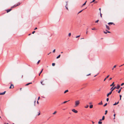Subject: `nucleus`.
Listing matches in <instances>:
<instances>
[{
	"label": "nucleus",
	"instance_id": "f257e3e1",
	"mask_svg": "<svg viewBox=\"0 0 124 124\" xmlns=\"http://www.w3.org/2000/svg\"><path fill=\"white\" fill-rule=\"evenodd\" d=\"M80 103V101L79 100H76L75 102L74 105V107H77L79 106Z\"/></svg>",
	"mask_w": 124,
	"mask_h": 124
},
{
	"label": "nucleus",
	"instance_id": "f03ea898",
	"mask_svg": "<svg viewBox=\"0 0 124 124\" xmlns=\"http://www.w3.org/2000/svg\"><path fill=\"white\" fill-rule=\"evenodd\" d=\"M20 3H18L16 5H14L13 6H12L11 7V8H14V7H16V6H18L19 5H20Z\"/></svg>",
	"mask_w": 124,
	"mask_h": 124
},
{
	"label": "nucleus",
	"instance_id": "7ed1b4c3",
	"mask_svg": "<svg viewBox=\"0 0 124 124\" xmlns=\"http://www.w3.org/2000/svg\"><path fill=\"white\" fill-rule=\"evenodd\" d=\"M72 111L74 112V113H78V111L77 110H76L75 109H73L72 110Z\"/></svg>",
	"mask_w": 124,
	"mask_h": 124
},
{
	"label": "nucleus",
	"instance_id": "20e7f679",
	"mask_svg": "<svg viewBox=\"0 0 124 124\" xmlns=\"http://www.w3.org/2000/svg\"><path fill=\"white\" fill-rule=\"evenodd\" d=\"M14 88V86L13 84H11V85L10 86V87H9V88Z\"/></svg>",
	"mask_w": 124,
	"mask_h": 124
},
{
	"label": "nucleus",
	"instance_id": "39448f33",
	"mask_svg": "<svg viewBox=\"0 0 124 124\" xmlns=\"http://www.w3.org/2000/svg\"><path fill=\"white\" fill-rule=\"evenodd\" d=\"M6 92V91H4V92H3V93H0V95H3L5 94Z\"/></svg>",
	"mask_w": 124,
	"mask_h": 124
},
{
	"label": "nucleus",
	"instance_id": "423d86ee",
	"mask_svg": "<svg viewBox=\"0 0 124 124\" xmlns=\"http://www.w3.org/2000/svg\"><path fill=\"white\" fill-rule=\"evenodd\" d=\"M113 24L114 25H115V24H114L113 23L110 22L108 23V24L109 25H112Z\"/></svg>",
	"mask_w": 124,
	"mask_h": 124
},
{
	"label": "nucleus",
	"instance_id": "0eeeda50",
	"mask_svg": "<svg viewBox=\"0 0 124 124\" xmlns=\"http://www.w3.org/2000/svg\"><path fill=\"white\" fill-rule=\"evenodd\" d=\"M106 28L108 30L110 29L109 27L107 25H106Z\"/></svg>",
	"mask_w": 124,
	"mask_h": 124
},
{
	"label": "nucleus",
	"instance_id": "6e6552de",
	"mask_svg": "<svg viewBox=\"0 0 124 124\" xmlns=\"http://www.w3.org/2000/svg\"><path fill=\"white\" fill-rule=\"evenodd\" d=\"M112 93V92L111 91L109 93H108L107 95V96L108 97V96L111 94Z\"/></svg>",
	"mask_w": 124,
	"mask_h": 124
},
{
	"label": "nucleus",
	"instance_id": "1a4fd4ad",
	"mask_svg": "<svg viewBox=\"0 0 124 124\" xmlns=\"http://www.w3.org/2000/svg\"><path fill=\"white\" fill-rule=\"evenodd\" d=\"M11 9H8L7 10V13H8L9 12H10V11H11Z\"/></svg>",
	"mask_w": 124,
	"mask_h": 124
},
{
	"label": "nucleus",
	"instance_id": "9d476101",
	"mask_svg": "<svg viewBox=\"0 0 124 124\" xmlns=\"http://www.w3.org/2000/svg\"><path fill=\"white\" fill-rule=\"evenodd\" d=\"M66 2V5L65 6V7H66V9L67 10H68V7H67V5H68L67 2Z\"/></svg>",
	"mask_w": 124,
	"mask_h": 124
},
{
	"label": "nucleus",
	"instance_id": "9b49d317",
	"mask_svg": "<svg viewBox=\"0 0 124 124\" xmlns=\"http://www.w3.org/2000/svg\"><path fill=\"white\" fill-rule=\"evenodd\" d=\"M120 87V86L119 85H118L117 86H116V88L117 89H118Z\"/></svg>",
	"mask_w": 124,
	"mask_h": 124
},
{
	"label": "nucleus",
	"instance_id": "f8f14e48",
	"mask_svg": "<svg viewBox=\"0 0 124 124\" xmlns=\"http://www.w3.org/2000/svg\"><path fill=\"white\" fill-rule=\"evenodd\" d=\"M122 88V87L118 91V93H119L121 90V89Z\"/></svg>",
	"mask_w": 124,
	"mask_h": 124
},
{
	"label": "nucleus",
	"instance_id": "ddd939ff",
	"mask_svg": "<svg viewBox=\"0 0 124 124\" xmlns=\"http://www.w3.org/2000/svg\"><path fill=\"white\" fill-rule=\"evenodd\" d=\"M113 86L110 89L111 90V92H112L114 90L113 88Z\"/></svg>",
	"mask_w": 124,
	"mask_h": 124
},
{
	"label": "nucleus",
	"instance_id": "4468645a",
	"mask_svg": "<svg viewBox=\"0 0 124 124\" xmlns=\"http://www.w3.org/2000/svg\"><path fill=\"white\" fill-rule=\"evenodd\" d=\"M109 75H108V76L107 77L105 78V79H104V81L105 80H106V79L107 78H108V77H109Z\"/></svg>",
	"mask_w": 124,
	"mask_h": 124
},
{
	"label": "nucleus",
	"instance_id": "2eb2a0df",
	"mask_svg": "<svg viewBox=\"0 0 124 124\" xmlns=\"http://www.w3.org/2000/svg\"><path fill=\"white\" fill-rule=\"evenodd\" d=\"M93 105H90L89 107H90V108H92L93 107Z\"/></svg>",
	"mask_w": 124,
	"mask_h": 124
},
{
	"label": "nucleus",
	"instance_id": "dca6fc26",
	"mask_svg": "<svg viewBox=\"0 0 124 124\" xmlns=\"http://www.w3.org/2000/svg\"><path fill=\"white\" fill-rule=\"evenodd\" d=\"M119 103V102H118L117 103H116H116H114V104H113V105H116L117 104H118Z\"/></svg>",
	"mask_w": 124,
	"mask_h": 124
},
{
	"label": "nucleus",
	"instance_id": "f3484780",
	"mask_svg": "<svg viewBox=\"0 0 124 124\" xmlns=\"http://www.w3.org/2000/svg\"><path fill=\"white\" fill-rule=\"evenodd\" d=\"M114 82H113L112 83V84H111L110 85V86H112V85H113V86H114Z\"/></svg>",
	"mask_w": 124,
	"mask_h": 124
},
{
	"label": "nucleus",
	"instance_id": "a211bd4d",
	"mask_svg": "<svg viewBox=\"0 0 124 124\" xmlns=\"http://www.w3.org/2000/svg\"><path fill=\"white\" fill-rule=\"evenodd\" d=\"M43 70V69L42 70H41V71L40 72V73H39V76L40 75V74L42 73Z\"/></svg>",
	"mask_w": 124,
	"mask_h": 124
},
{
	"label": "nucleus",
	"instance_id": "6ab92c4d",
	"mask_svg": "<svg viewBox=\"0 0 124 124\" xmlns=\"http://www.w3.org/2000/svg\"><path fill=\"white\" fill-rule=\"evenodd\" d=\"M102 101H101V102H100L99 103H98V104L100 105H102Z\"/></svg>",
	"mask_w": 124,
	"mask_h": 124
},
{
	"label": "nucleus",
	"instance_id": "aec40b11",
	"mask_svg": "<svg viewBox=\"0 0 124 124\" xmlns=\"http://www.w3.org/2000/svg\"><path fill=\"white\" fill-rule=\"evenodd\" d=\"M32 83H29L27 84H26L25 85H29L30 84H31Z\"/></svg>",
	"mask_w": 124,
	"mask_h": 124
},
{
	"label": "nucleus",
	"instance_id": "412c9836",
	"mask_svg": "<svg viewBox=\"0 0 124 124\" xmlns=\"http://www.w3.org/2000/svg\"><path fill=\"white\" fill-rule=\"evenodd\" d=\"M89 106L88 105H87L86 106H85V108H87Z\"/></svg>",
	"mask_w": 124,
	"mask_h": 124
},
{
	"label": "nucleus",
	"instance_id": "4be33fe9",
	"mask_svg": "<svg viewBox=\"0 0 124 124\" xmlns=\"http://www.w3.org/2000/svg\"><path fill=\"white\" fill-rule=\"evenodd\" d=\"M61 56V55L60 54L58 56H57L56 57L57 59H58Z\"/></svg>",
	"mask_w": 124,
	"mask_h": 124
},
{
	"label": "nucleus",
	"instance_id": "5701e85b",
	"mask_svg": "<svg viewBox=\"0 0 124 124\" xmlns=\"http://www.w3.org/2000/svg\"><path fill=\"white\" fill-rule=\"evenodd\" d=\"M104 119H105V116H103V117H102V118L101 119V120H104Z\"/></svg>",
	"mask_w": 124,
	"mask_h": 124
},
{
	"label": "nucleus",
	"instance_id": "b1692460",
	"mask_svg": "<svg viewBox=\"0 0 124 124\" xmlns=\"http://www.w3.org/2000/svg\"><path fill=\"white\" fill-rule=\"evenodd\" d=\"M98 124H102V122L100 121H99L98 122Z\"/></svg>",
	"mask_w": 124,
	"mask_h": 124
},
{
	"label": "nucleus",
	"instance_id": "393cba45",
	"mask_svg": "<svg viewBox=\"0 0 124 124\" xmlns=\"http://www.w3.org/2000/svg\"><path fill=\"white\" fill-rule=\"evenodd\" d=\"M68 90H65V91H64V93H66V92H68Z\"/></svg>",
	"mask_w": 124,
	"mask_h": 124
},
{
	"label": "nucleus",
	"instance_id": "a878e982",
	"mask_svg": "<svg viewBox=\"0 0 124 124\" xmlns=\"http://www.w3.org/2000/svg\"><path fill=\"white\" fill-rule=\"evenodd\" d=\"M86 1L82 5V6H83L85 5L86 4Z\"/></svg>",
	"mask_w": 124,
	"mask_h": 124
},
{
	"label": "nucleus",
	"instance_id": "bb28decb",
	"mask_svg": "<svg viewBox=\"0 0 124 124\" xmlns=\"http://www.w3.org/2000/svg\"><path fill=\"white\" fill-rule=\"evenodd\" d=\"M107 112H108V111H107V110H106L105 111V115H106L107 114Z\"/></svg>",
	"mask_w": 124,
	"mask_h": 124
},
{
	"label": "nucleus",
	"instance_id": "cd10ccee",
	"mask_svg": "<svg viewBox=\"0 0 124 124\" xmlns=\"http://www.w3.org/2000/svg\"><path fill=\"white\" fill-rule=\"evenodd\" d=\"M70 100H69L68 101H64L63 102V103H66V102H67L68 101H69Z\"/></svg>",
	"mask_w": 124,
	"mask_h": 124
},
{
	"label": "nucleus",
	"instance_id": "c85d7f7f",
	"mask_svg": "<svg viewBox=\"0 0 124 124\" xmlns=\"http://www.w3.org/2000/svg\"><path fill=\"white\" fill-rule=\"evenodd\" d=\"M57 112L56 111H55L54 113H53V115L55 114Z\"/></svg>",
	"mask_w": 124,
	"mask_h": 124
},
{
	"label": "nucleus",
	"instance_id": "c756f323",
	"mask_svg": "<svg viewBox=\"0 0 124 124\" xmlns=\"http://www.w3.org/2000/svg\"><path fill=\"white\" fill-rule=\"evenodd\" d=\"M84 9H83L82 10L80 11L78 13V14H79V13L81 12Z\"/></svg>",
	"mask_w": 124,
	"mask_h": 124
},
{
	"label": "nucleus",
	"instance_id": "7c9ffc66",
	"mask_svg": "<svg viewBox=\"0 0 124 124\" xmlns=\"http://www.w3.org/2000/svg\"><path fill=\"white\" fill-rule=\"evenodd\" d=\"M100 16L102 18V14L101 13V12H100Z\"/></svg>",
	"mask_w": 124,
	"mask_h": 124
},
{
	"label": "nucleus",
	"instance_id": "2f4dec72",
	"mask_svg": "<svg viewBox=\"0 0 124 124\" xmlns=\"http://www.w3.org/2000/svg\"><path fill=\"white\" fill-rule=\"evenodd\" d=\"M69 37H70L71 35V33H69L68 35Z\"/></svg>",
	"mask_w": 124,
	"mask_h": 124
},
{
	"label": "nucleus",
	"instance_id": "473e14b6",
	"mask_svg": "<svg viewBox=\"0 0 124 124\" xmlns=\"http://www.w3.org/2000/svg\"><path fill=\"white\" fill-rule=\"evenodd\" d=\"M92 29L93 30H96V29L95 28H92Z\"/></svg>",
	"mask_w": 124,
	"mask_h": 124
},
{
	"label": "nucleus",
	"instance_id": "72a5a7b5",
	"mask_svg": "<svg viewBox=\"0 0 124 124\" xmlns=\"http://www.w3.org/2000/svg\"><path fill=\"white\" fill-rule=\"evenodd\" d=\"M55 65V63H53L52 64V65L53 66H54Z\"/></svg>",
	"mask_w": 124,
	"mask_h": 124
},
{
	"label": "nucleus",
	"instance_id": "f704fd0d",
	"mask_svg": "<svg viewBox=\"0 0 124 124\" xmlns=\"http://www.w3.org/2000/svg\"><path fill=\"white\" fill-rule=\"evenodd\" d=\"M80 35H78V36H77L76 37V38H77L79 37H80Z\"/></svg>",
	"mask_w": 124,
	"mask_h": 124
},
{
	"label": "nucleus",
	"instance_id": "c9c22d12",
	"mask_svg": "<svg viewBox=\"0 0 124 124\" xmlns=\"http://www.w3.org/2000/svg\"><path fill=\"white\" fill-rule=\"evenodd\" d=\"M95 0H93L90 3H92L94 2Z\"/></svg>",
	"mask_w": 124,
	"mask_h": 124
},
{
	"label": "nucleus",
	"instance_id": "e433bc0d",
	"mask_svg": "<svg viewBox=\"0 0 124 124\" xmlns=\"http://www.w3.org/2000/svg\"><path fill=\"white\" fill-rule=\"evenodd\" d=\"M99 21V20H97L95 21V23H98V22Z\"/></svg>",
	"mask_w": 124,
	"mask_h": 124
},
{
	"label": "nucleus",
	"instance_id": "4c0bfd02",
	"mask_svg": "<svg viewBox=\"0 0 124 124\" xmlns=\"http://www.w3.org/2000/svg\"><path fill=\"white\" fill-rule=\"evenodd\" d=\"M107 103H105L104 105L103 106H104L105 107V106H106L107 105Z\"/></svg>",
	"mask_w": 124,
	"mask_h": 124
},
{
	"label": "nucleus",
	"instance_id": "58836bf2",
	"mask_svg": "<svg viewBox=\"0 0 124 124\" xmlns=\"http://www.w3.org/2000/svg\"><path fill=\"white\" fill-rule=\"evenodd\" d=\"M40 60H39L38 62H37V64H38L39 63V62H40Z\"/></svg>",
	"mask_w": 124,
	"mask_h": 124
},
{
	"label": "nucleus",
	"instance_id": "ea45409f",
	"mask_svg": "<svg viewBox=\"0 0 124 124\" xmlns=\"http://www.w3.org/2000/svg\"><path fill=\"white\" fill-rule=\"evenodd\" d=\"M104 33H105V34H107V32H105V31H104Z\"/></svg>",
	"mask_w": 124,
	"mask_h": 124
},
{
	"label": "nucleus",
	"instance_id": "a19ab883",
	"mask_svg": "<svg viewBox=\"0 0 124 124\" xmlns=\"http://www.w3.org/2000/svg\"><path fill=\"white\" fill-rule=\"evenodd\" d=\"M55 49H54L53 51V53H54L55 52Z\"/></svg>",
	"mask_w": 124,
	"mask_h": 124
},
{
	"label": "nucleus",
	"instance_id": "79ce46f5",
	"mask_svg": "<svg viewBox=\"0 0 124 124\" xmlns=\"http://www.w3.org/2000/svg\"><path fill=\"white\" fill-rule=\"evenodd\" d=\"M41 84L42 85H44V84H43V83H42V81L41 82Z\"/></svg>",
	"mask_w": 124,
	"mask_h": 124
},
{
	"label": "nucleus",
	"instance_id": "37998d69",
	"mask_svg": "<svg viewBox=\"0 0 124 124\" xmlns=\"http://www.w3.org/2000/svg\"><path fill=\"white\" fill-rule=\"evenodd\" d=\"M36 101H34V105L35 106V103H36Z\"/></svg>",
	"mask_w": 124,
	"mask_h": 124
},
{
	"label": "nucleus",
	"instance_id": "c03bdc74",
	"mask_svg": "<svg viewBox=\"0 0 124 124\" xmlns=\"http://www.w3.org/2000/svg\"><path fill=\"white\" fill-rule=\"evenodd\" d=\"M35 32V31H33L32 32V33L33 34Z\"/></svg>",
	"mask_w": 124,
	"mask_h": 124
},
{
	"label": "nucleus",
	"instance_id": "a18cd8bd",
	"mask_svg": "<svg viewBox=\"0 0 124 124\" xmlns=\"http://www.w3.org/2000/svg\"><path fill=\"white\" fill-rule=\"evenodd\" d=\"M116 67V65H115V66H114L113 67V68H115Z\"/></svg>",
	"mask_w": 124,
	"mask_h": 124
},
{
	"label": "nucleus",
	"instance_id": "49530a36",
	"mask_svg": "<svg viewBox=\"0 0 124 124\" xmlns=\"http://www.w3.org/2000/svg\"><path fill=\"white\" fill-rule=\"evenodd\" d=\"M108 100H109L108 98H107V99H106V100H107V101H108Z\"/></svg>",
	"mask_w": 124,
	"mask_h": 124
},
{
	"label": "nucleus",
	"instance_id": "de8ad7c7",
	"mask_svg": "<svg viewBox=\"0 0 124 124\" xmlns=\"http://www.w3.org/2000/svg\"><path fill=\"white\" fill-rule=\"evenodd\" d=\"M124 83H122L121 85V86H122L123 85H124Z\"/></svg>",
	"mask_w": 124,
	"mask_h": 124
},
{
	"label": "nucleus",
	"instance_id": "09e8293b",
	"mask_svg": "<svg viewBox=\"0 0 124 124\" xmlns=\"http://www.w3.org/2000/svg\"><path fill=\"white\" fill-rule=\"evenodd\" d=\"M106 31H107V32L108 33H110V32L109 31H108L107 30H106Z\"/></svg>",
	"mask_w": 124,
	"mask_h": 124
},
{
	"label": "nucleus",
	"instance_id": "8fccbe9b",
	"mask_svg": "<svg viewBox=\"0 0 124 124\" xmlns=\"http://www.w3.org/2000/svg\"><path fill=\"white\" fill-rule=\"evenodd\" d=\"M90 74H87V75H86V76H89V75H90Z\"/></svg>",
	"mask_w": 124,
	"mask_h": 124
},
{
	"label": "nucleus",
	"instance_id": "3c124183",
	"mask_svg": "<svg viewBox=\"0 0 124 124\" xmlns=\"http://www.w3.org/2000/svg\"><path fill=\"white\" fill-rule=\"evenodd\" d=\"M115 115H116L115 114H114V116L115 117L114 119H115Z\"/></svg>",
	"mask_w": 124,
	"mask_h": 124
},
{
	"label": "nucleus",
	"instance_id": "603ef678",
	"mask_svg": "<svg viewBox=\"0 0 124 124\" xmlns=\"http://www.w3.org/2000/svg\"><path fill=\"white\" fill-rule=\"evenodd\" d=\"M123 65H124V64H123V65H120V66H119V67H121L122 66H123Z\"/></svg>",
	"mask_w": 124,
	"mask_h": 124
},
{
	"label": "nucleus",
	"instance_id": "864d4df0",
	"mask_svg": "<svg viewBox=\"0 0 124 124\" xmlns=\"http://www.w3.org/2000/svg\"><path fill=\"white\" fill-rule=\"evenodd\" d=\"M40 115V113H39L38 114V116H39Z\"/></svg>",
	"mask_w": 124,
	"mask_h": 124
},
{
	"label": "nucleus",
	"instance_id": "5fc2aeb1",
	"mask_svg": "<svg viewBox=\"0 0 124 124\" xmlns=\"http://www.w3.org/2000/svg\"><path fill=\"white\" fill-rule=\"evenodd\" d=\"M119 96H120V98H121V97H122L121 95H119Z\"/></svg>",
	"mask_w": 124,
	"mask_h": 124
},
{
	"label": "nucleus",
	"instance_id": "6e6d98bb",
	"mask_svg": "<svg viewBox=\"0 0 124 124\" xmlns=\"http://www.w3.org/2000/svg\"><path fill=\"white\" fill-rule=\"evenodd\" d=\"M37 29V27H36V28H35L34 29V30H36V29Z\"/></svg>",
	"mask_w": 124,
	"mask_h": 124
},
{
	"label": "nucleus",
	"instance_id": "4d7b16f0",
	"mask_svg": "<svg viewBox=\"0 0 124 124\" xmlns=\"http://www.w3.org/2000/svg\"><path fill=\"white\" fill-rule=\"evenodd\" d=\"M112 79V78H110L109 79V80H111Z\"/></svg>",
	"mask_w": 124,
	"mask_h": 124
},
{
	"label": "nucleus",
	"instance_id": "13d9d810",
	"mask_svg": "<svg viewBox=\"0 0 124 124\" xmlns=\"http://www.w3.org/2000/svg\"><path fill=\"white\" fill-rule=\"evenodd\" d=\"M99 10H100V12H101V8H100L99 9Z\"/></svg>",
	"mask_w": 124,
	"mask_h": 124
},
{
	"label": "nucleus",
	"instance_id": "bf43d9fd",
	"mask_svg": "<svg viewBox=\"0 0 124 124\" xmlns=\"http://www.w3.org/2000/svg\"><path fill=\"white\" fill-rule=\"evenodd\" d=\"M40 98V97H38V100H39V99Z\"/></svg>",
	"mask_w": 124,
	"mask_h": 124
},
{
	"label": "nucleus",
	"instance_id": "052dcab7",
	"mask_svg": "<svg viewBox=\"0 0 124 124\" xmlns=\"http://www.w3.org/2000/svg\"><path fill=\"white\" fill-rule=\"evenodd\" d=\"M102 120H101V119H100V120H100V121H102Z\"/></svg>",
	"mask_w": 124,
	"mask_h": 124
},
{
	"label": "nucleus",
	"instance_id": "680f3d73",
	"mask_svg": "<svg viewBox=\"0 0 124 124\" xmlns=\"http://www.w3.org/2000/svg\"><path fill=\"white\" fill-rule=\"evenodd\" d=\"M87 33H88V31H87L86 32V34H87Z\"/></svg>",
	"mask_w": 124,
	"mask_h": 124
},
{
	"label": "nucleus",
	"instance_id": "e2e57ef3",
	"mask_svg": "<svg viewBox=\"0 0 124 124\" xmlns=\"http://www.w3.org/2000/svg\"><path fill=\"white\" fill-rule=\"evenodd\" d=\"M116 88V87H115L114 88V89Z\"/></svg>",
	"mask_w": 124,
	"mask_h": 124
},
{
	"label": "nucleus",
	"instance_id": "0e129e2a",
	"mask_svg": "<svg viewBox=\"0 0 124 124\" xmlns=\"http://www.w3.org/2000/svg\"><path fill=\"white\" fill-rule=\"evenodd\" d=\"M92 122L93 124H94V122L93 121H92Z\"/></svg>",
	"mask_w": 124,
	"mask_h": 124
},
{
	"label": "nucleus",
	"instance_id": "69168bd1",
	"mask_svg": "<svg viewBox=\"0 0 124 124\" xmlns=\"http://www.w3.org/2000/svg\"><path fill=\"white\" fill-rule=\"evenodd\" d=\"M92 103V102H90L89 103V104H91Z\"/></svg>",
	"mask_w": 124,
	"mask_h": 124
},
{
	"label": "nucleus",
	"instance_id": "338daca9",
	"mask_svg": "<svg viewBox=\"0 0 124 124\" xmlns=\"http://www.w3.org/2000/svg\"><path fill=\"white\" fill-rule=\"evenodd\" d=\"M39 103L38 101H37V103L38 104H39Z\"/></svg>",
	"mask_w": 124,
	"mask_h": 124
},
{
	"label": "nucleus",
	"instance_id": "774afa93",
	"mask_svg": "<svg viewBox=\"0 0 124 124\" xmlns=\"http://www.w3.org/2000/svg\"><path fill=\"white\" fill-rule=\"evenodd\" d=\"M51 53V52H50L49 53H48V55H49V54H50Z\"/></svg>",
	"mask_w": 124,
	"mask_h": 124
}]
</instances>
